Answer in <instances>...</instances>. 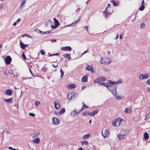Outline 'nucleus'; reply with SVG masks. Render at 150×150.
<instances>
[{"label": "nucleus", "instance_id": "1", "mask_svg": "<svg viewBox=\"0 0 150 150\" xmlns=\"http://www.w3.org/2000/svg\"><path fill=\"white\" fill-rule=\"evenodd\" d=\"M128 135V133L127 131L125 130H122L118 135V137L120 140H122L125 138Z\"/></svg>", "mask_w": 150, "mask_h": 150}, {"label": "nucleus", "instance_id": "2", "mask_svg": "<svg viewBox=\"0 0 150 150\" xmlns=\"http://www.w3.org/2000/svg\"><path fill=\"white\" fill-rule=\"evenodd\" d=\"M122 119L120 117L114 120L112 122V124L113 126H118L122 123Z\"/></svg>", "mask_w": 150, "mask_h": 150}, {"label": "nucleus", "instance_id": "3", "mask_svg": "<svg viewBox=\"0 0 150 150\" xmlns=\"http://www.w3.org/2000/svg\"><path fill=\"white\" fill-rule=\"evenodd\" d=\"M111 59L109 57H101L100 62L103 64H109L111 62Z\"/></svg>", "mask_w": 150, "mask_h": 150}, {"label": "nucleus", "instance_id": "4", "mask_svg": "<svg viewBox=\"0 0 150 150\" xmlns=\"http://www.w3.org/2000/svg\"><path fill=\"white\" fill-rule=\"evenodd\" d=\"M109 90L112 94H115L116 92V87L111 86L109 85H108L106 87Z\"/></svg>", "mask_w": 150, "mask_h": 150}, {"label": "nucleus", "instance_id": "5", "mask_svg": "<svg viewBox=\"0 0 150 150\" xmlns=\"http://www.w3.org/2000/svg\"><path fill=\"white\" fill-rule=\"evenodd\" d=\"M149 77V75L147 74H140L139 77V79L141 80L148 79Z\"/></svg>", "mask_w": 150, "mask_h": 150}, {"label": "nucleus", "instance_id": "6", "mask_svg": "<svg viewBox=\"0 0 150 150\" xmlns=\"http://www.w3.org/2000/svg\"><path fill=\"white\" fill-rule=\"evenodd\" d=\"M11 60V58L9 56H7L5 59V63L7 64H10Z\"/></svg>", "mask_w": 150, "mask_h": 150}, {"label": "nucleus", "instance_id": "7", "mask_svg": "<svg viewBox=\"0 0 150 150\" xmlns=\"http://www.w3.org/2000/svg\"><path fill=\"white\" fill-rule=\"evenodd\" d=\"M101 134L103 137L104 138H105L108 136L109 134V130L108 129L105 130V131L104 133H103V131L102 130L101 132Z\"/></svg>", "mask_w": 150, "mask_h": 150}, {"label": "nucleus", "instance_id": "8", "mask_svg": "<svg viewBox=\"0 0 150 150\" xmlns=\"http://www.w3.org/2000/svg\"><path fill=\"white\" fill-rule=\"evenodd\" d=\"M81 18V17H80L79 19L77 20L76 21H75V22L73 23H72L70 24L69 25H67L65 26V27H67L69 26H71V27H74L75 25H76L77 24V22L79 21L80 20Z\"/></svg>", "mask_w": 150, "mask_h": 150}, {"label": "nucleus", "instance_id": "9", "mask_svg": "<svg viewBox=\"0 0 150 150\" xmlns=\"http://www.w3.org/2000/svg\"><path fill=\"white\" fill-rule=\"evenodd\" d=\"M61 50L62 51H69L71 50L72 49L70 46H67L65 47H62L61 48Z\"/></svg>", "mask_w": 150, "mask_h": 150}, {"label": "nucleus", "instance_id": "10", "mask_svg": "<svg viewBox=\"0 0 150 150\" xmlns=\"http://www.w3.org/2000/svg\"><path fill=\"white\" fill-rule=\"evenodd\" d=\"M52 120L53 124L55 125H57L59 123V120L56 117H53Z\"/></svg>", "mask_w": 150, "mask_h": 150}, {"label": "nucleus", "instance_id": "11", "mask_svg": "<svg viewBox=\"0 0 150 150\" xmlns=\"http://www.w3.org/2000/svg\"><path fill=\"white\" fill-rule=\"evenodd\" d=\"M5 93L8 96H11L12 94V91L10 89H8L5 91Z\"/></svg>", "mask_w": 150, "mask_h": 150}, {"label": "nucleus", "instance_id": "12", "mask_svg": "<svg viewBox=\"0 0 150 150\" xmlns=\"http://www.w3.org/2000/svg\"><path fill=\"white\" fill-rule=\"evenodd\" d=\"M71 94H72V96L73 99H74L76 98H77L79 96V93L76 92H71Z\"/></svg>", "mask_w": 150, "mask_h": 150}, {"label": "nucleus", "instance_id": "13", "mask_svg": "<svg viewBox=\"0 0 150 150\" xmlns=\"http://www.w3.org/2000/svg\"><path fill=\"white\" fill-rule=\"evenodd\" d=\"M88 75H86L84 76L82 78L81 81L83 82H86L87 81V78Z\"/></svg>", "mask_w": 150, "mask_h": 150}, {"label": "nucleus", "instance_id": "14", "mask_svg": "<svg viewBox=\"0 0 150 150\" xmlns=\"http://www.w3.org/2000/svg\"><path fill=\"white\" fill-rule=\"evenodd\" d=\"M33 142L35 143L38 144L40 142V139L38 137L35 138L33 140Z\"/></svg>", "mask_w": 150, "mask_h": 150}, {"label": "nucleus", "instance_id": "15", "mask_svg": "<svg viewBox=\"0 0 150 150\" xmlns=\"http://www.w3.org/2000/svg\"><path fill=\"white\" fill-rule=\"evenodd\" d=\"M67 87L70 89H71L75 88L76 87V85L75 84H70L68 85V87L67 86Z\"/></svg>", "mask_w": 150, "mask_h": 150}, {"label": "nucleus", "instance_id": "16", "mask_svg": "<svg viewBox=\"0 0 150 150\" xmlns=\"http://www.w3.org/2000/svg\"><path fill=\"white\" fill-rule=\"evenodd\" d=\"M53 20H54L55 25L57 27L59 26V21L55 18H53Z\"/></svg>", "mask_w": 150, "mask_h": 150}, {"label": "nucleus", "instance_id": "17", "mask_svg": "<svg viewBox=\"0 0 150 150\" xmlns=\"http://www.w3.org/2000/svg\"><path fill=\"white\" fill-rule=\"evenodd\" d=\"M107 83L108 84H110L111 86H114L116 85V82H114L110 80H108L107 81Z\"/></svg>", "mask_w": 150, "mask_h": 150}, {"label": "nucleus", "instance_id": "18", "mask_svg": "<svg viewBox=\"0 0 150 150\" xmlns=\"http://www.w3.org/2000/svg\"><path fill=\"white\" fill-rule=\"evenodd\" d=\"M20 45L21 47L23 50L25 49V44H24L21 40H20Z\"/></svg>", "mask_w": 150, "mask_h": 150}, {"label": "nucleus", "instance_id": "19", "mask_svg": "<svg viewBox=\"0 0 150 150\" xmlns=\"http://www.w3.org/2000/svg\"><path fill=\"white\" fill-rule=\"evenodd\" d=\"M99 111L98 110H96L94 111H93L92 112H91L90 113V115L93 116H94L95 115L97 114L98 112Z\"/></svg>", "mask_w": 150, "mask_h": 150}, {"label": "nucleus", "instance_id": "20", "mask_svg": "<svg viewBox=\"0 0 150 150\" xmlns=\"http://www.w3.org/2000/svg\"><path fill=\"white\" fill-rule=\"evenodd\" d=\"M78 113V112L76 111V110L72 111L71 113V115L74 116H75Z\"/></svg>", "mask_w": 150, "mask_h": 150}, {"label": "nucleus", "instance_id": "21", "mask_svg": "<svg viewBox=\"0 0 150 150\" xmlns=\"http://www.w3.org/2000/svg\"><path fill=\"white\" fill-rule=\"evenodd\" d=\"M113 94V95H115V97L117 100L121 99L122 98V96L118 95V94H116V92L115 93V94Z\"/></svg>", "mask_w": 150, "mask_h": 150}, {"label": "nucleus", "instance_id": "22", "mask_svg": "<svg viewBox=\"0 0 150 150\" xmlns=\"http://www.w3.org/2000/svg\"><path fill=\"white\" fill-rule=\"evenodd\" d=\"M55 107L56 109H58L60 107V105L59 104L57 103L56 102H54V103Z\"/></svg>", "mask_w": 150, "mask_h": 150}, {"label": "nucleus", "instance_id": "23", "mask_svg": "<svg viewBox=\"0 0 150 150\" xmlns=\"http://www.w3.org/2000/svg\"><path fill=\"white\" fill-rule=\"evenodd\" d=\"M37 30L39 31V32L40 34H42V35H44L45 34H47V33H50V31H47L46 32H43L41 31H40L38 29H37Z\"/></svg>", "mask_w": 150, "mask_h": 150}, {"label": "nucleus", "instance_id": "24", "mask_svg": "<svg viewBox=\"0 0 150 150\" xmlns=\"http://www.w3.org/2000/svg\"><path fill=\"white\" fill-rule=\"evenodd\" d=\"M144 137L145 140H147L149 137V135L148 133L146 132L144 134Z\"/></svg>", "mask_w": 150, "mask_h": 150}, {"label": "nucleus", "instance_id": "25", "mask_svg": "<svg viewBox=\"0 0 150 150\" xmlns=\"http://www.w3.org/2000/svg\"><path fill=\"white\" fill-rule=\"evenodd\" d=\"M4 100L7 103H10L12 101V98L8 99H4Z\"/></svg>", "mask_w": 150, "mask_h": 150}, {"label": "nucleus", "instance_id": "26", "mask_svg": "<svg viewBox=\"0 0 150 150\" xmlns=\"http://www.w3.org/2000/svg\"><path fill=\"white\" fill-rule=\"evenodd\" d=\"M123 82V81L122 79H119L116 82V85L121 84Z\"/></svg>", "mask_w": 150, "mask_h": 150}, {"label": "nucleus", "instance_id": "27", "mask_svg": "<svg viewBox=\"0 0 150 150\" xmlns=\"http://www.w3.org/2000/svg\"><path fill=\"white\" fill-rule=\"evenodd\" d=\"M68 99L69 100H70L72 99H73L72 96V94H71V93H69L68 95Z\"/></svg>", "mask_w": 150, "mask_h": 150}, {"label": "nucleus", "instance_id": "28", "mask_svg": "<svg viewBox=\"0 0 150 150\" xmlns=\"http://www.w3.org/2000/svg\"><path fill=\"white\" fill-rule=\"evenodd\" d=\"M90 135V133L87 134L85 135H84L83 138L84 139H87L88 137H89Z\"/></svg>", "mask_w": 150, "mask_h": 150}, {"label": "nucleus", "instance_id": "29", "mask_svg": "<svg viewBox=\"0 0 150 150\" xmlns=\"http://www.w3.org/2000/svg\"><path fill=\"white\" fill-rule=\"evenodd\" d=\"M81 143L82 145H87L88 144V142L86 141H81Z\"/></svg>", "mask_w": 150, "mask_h": 150}, {"label": "nucleus", "instance_id": "30", "mask_svg": "<svg viewBox=\"0 0 150 150\" xmlns=\"http://www.w3.org/2000/svg\"><path fill=\"white\" fill-rule=\"evenodd\" d=\"M99 78L100 81H105L106 80V79L104 77L101 76Z\"/></svg>", "mask_w": 150, "mask_h": 150}, {"label": "nucleus", "instance_id": "31", "mask_svg": "<svg viewBox=\"0 0 150 150\" xmlns=\"http://www.w3.org/2000/svg\"><path fill=\"white\" fill-rule=\"evenodd\" d=\"M145 8V6L144 5H141V6L139 8V10L141 11H143Z\"/></svg>", "mask_w": 150, "mask_h": 150}, {"label": "nucleus", "instance_id": "32", "mask_svg": "<svg viewBox=\"0 0 150 150\" xmlns=\"http://www.w3.org/2000/svg\"><path fill=\"white\" fill-rule=\"evenodd\" d=\"M100 81L99 78H97L94 80V82L95 83H99V82Z\"/></svg>", "mask_w": 150, "mask_h": 150}, {"label": "nucleus", "instance_id": "33", "mask_svg": "<svg viewBox=\"0 0 150 150\" xmlns=\"http://www.w3.org/2000/svg\"><path fill=\"white\" fill-rule=\"evenodd\" d=\"M99 84H100V85H104V86H105L106 87H107V86L108 85V83H104V82H99Z\"/></svg>", "mask_w": 150, "mask_h": 150}, {"label": "nucleus", "instance_id": "34", "mask_svg": "<svg viewBox=\"0 0 150 150\" xmlns=\"http://www.w3.org/2000/svg\"><path fill=\"white\" fill-rule=\"evenodd\" d=\"M90 112H89L88 111H86L85 112L83 113V115L85 116L87 115H90Z\"/></svg>", "mask_w": 150, "mask_h": 150}, {"label": "nucleus", "instance_id": "35", "mask_svg": "<svg viewBox=\"0 0 150 150\" xmlns=\"http://www.w3.org/2000/svg\"><path fill=\"white\" fill-rule=\"evenodd\" d=\"M35 105L36 106H38L40 105V103L39 101H36L35 102Z\"/></svg>", "mask_w": 150, "mask_h": 150}, {"label": "nucleus", "instance_id": "36", "mask_svg": "<svg viewBox=\"0 0 150 150\" xmlns=\"http://www.w3.org/2000/svg\"><path fill=\"white\" fill-rule=\"evenodd\" d=\"M65 109L64 108H63L59 112L60 113L61 115L62 113H64L65 112Z\"/></svg>", "mask_w": 150, "mask_h": 150}, {"label": "nucleus", "instance_id": "37", "mask_svg": "<svg viewBox=\"0 0 150 150\" xmlns=\"http://www.w3.org/2000/svg\"><path fill=\"white\" fill-rule=\"evenodd\" d=\"M150 118V115H147L145 117V120H148Z\"/></svg>", "mask_w": 150, "mask_h": 150}, {"label": "nucleus", "instance_id": "38", "mask_svg": "<svg viewBox=\"0 0 150 150\" xmlns=\"http://www.w3.org/2000/svg\"><path fill=\"white\" fill-rule=\"evenodd\" d=\"M28 36V37L30 38H32V36H30L28 34H24L23 35H22V37H24V36Z\"/></svg>", "mask_w": 150, "mask_h": 150}, {"label": "nucleus", "instance_id": "39", "mask_svg": "<svg viewBox=\"0 0 150 150\" xmlns=\"http://www.w3.org/2000/svg\"><path fill=\"white\" fill-rule=\"evenodd\" d=\"M60 72L61 73V77L62 78V77L64 75V73L62 69H60Z\"/></svg>", "mask_w": 150, "mask_h": 150}, {"label": "nucleus", "instance_id": "40", "mask_svg": "<svg viewBox=\"0 0 150 150\" xmlns=\"http://www.w3.org/2000/svg\"><path fill=\"white\" fill-rule=\"evenodd\" d=\"M22 57L25 60H26L27 59L25 55L24 54V53H23L22 54Z\"/></svg>", "mask_w": 150, "mask_h": 150}, {"label": "nucleus", "instance_id": "41", "mask_svg": "<svg viewBox=\"0 0 150 150\" xmlns=\"http://www.w3.org/2000/svg\"><path fill=\"white\" fill-rule=\"evenodd\" d=\"M40 134L39 133H35L34 134V137H39L40 135Z\"/></svg>", "mask_w": 150, "mask_h": 150}, {"label": "nucleus", "instance_id": "42", "mask_svg": "<svg viewBox=\"0 0 150 150\" xmlns=\"http://www.w3.org/2000/svg\"><path fill=\"white\" fill-rule=\"evenodd\" d=\"M110 2L112 3L114 6H117V4L115 3L114 0H112Z\"/></svg>", "mask_w": 150, "mask_h": 150}, {"label": "nucleus", "instance_id": "43", "mask_svg": "<svg viewBox=\"0 0 150 150\" xmlns=\"http://www.w3.org/2000/svg\"><path fill=\"white\" fill-rule=\"evenodd\" d=\"M89 71H91L92 73H94V72L93 68V67L91 65V69H90V70Z\"/></svg>", "mask_w": 150, "mask_h": 150}, {"label": "nucleus", "instance_id": "44", "mask_svg": "<svg viewBox=\"0 0 150 150\" xmlns=\"http://www.w3.org/2000/svg\"><path fill=\"white\" fill-rule=\"evenodd\" d=\"M40 53L42 55H44L45 54V52L43 50H42L40 51Z\"/></svg>", "mask_w": 150, "mask_h": 150}, {"label": "nucleus", "instance_id": "45", "mask_svg": "<svg viewBox=\"0 0 150 150\" xmlns=\"http://www.w3.org/2000/svg\"><path fill=\"white\" fill-rule=\"evenodd\" d=\"M91 66H90L89 65H88L86 68V69L88 70H89L91 69Z\"/></svg>", "mask_w": 150, "mask_h": 150}, {"label": "nucleus", "instance_id": "46", "mask_svg": "<svg viewBox=\"0 0 150 150\" xmlns=\"http://www.w3.org/2000/svg\"><path fill=\"white\" fill-rule=\"evenodd\" d=\"M145 25L144 23H142L140 25V27L141 28H144L145 27Z\"/></svg>", "mask_w": 150, "mask_h": 150}, {"label": "nucleus", "instance_id": "47", "mask_svg": "<svg viewBox=\"0 0 150 150\" xmlns=\"http://www.w3.org/2000/svg\"><path fill=\"white\" fill-rule=\"evenodd\" d=\"M70 54H65L64 55V57L65 58H66L67 57L69 56H70Z\"/></svg>", "mask_w": 150, "mask_h": 150}, {"label": "nucleus", "instance_id": "48", "mask_svg": "<svg viewBox=\"0 0 150 150\" xmlns=\"http://www.w3.org/2000/svg\"><path fill=\"white\" fill-rule=\"evenodd\" d=\"M129 109L128 108H126L125 110V113H129Z\"/></svg>", "mask_w": 150, "mask_h": 150}, {"label": "nucleus", "instance_id": "49", "mask_svg": "<svg viewBox=\"0 0 150 150\" xmlns=\"http://www.w3.org/2000/svg\"><path fill=\"white\" fill-rule=\"evenodd\" d=\"M103 13L105 15L106 18V17L108 15L109 13L108 12L106 11V10L103 11Z\"/></svg>", "mask_w": 150, "mask_h": 150}, {"label": "nucleus", "instance_id": "50", "mask_svg": "<svg viewBox=\"0 0 150 150\" xmlns=\"http://www.w3.org/2000/svg\"><path fill=\"white\" fill-rule=\"evenodd\" d=\"M57 27V26L55 25H51V27L52 29H55Z\"/></svg>", "mask_w": 150, "mask_h": 150}, {"label": "nucleus", "instance_id": "51", "mask_svg": "<svg viewBox=\"0 0 150 150\" xmlns=\"http://www.w3.org/2000/svg\"><path fill=\"white\" fill-rule=\"evenodd\" d=\"M29 115L30 116H33V117H34L35 116V115L33 113L30 112L29 113Z\"/></svg>", "mask_w": 150, "mask_h": 150}, {"label": "nucleus", "instance_id": "52", "mask_svg": "<svg viewBox=\"0 0 150 150\" xmlns=\"http://www.w3.org/2000/svg\"><path fill=\"white\" fill-rule=\"evenodd\" d=\"M26 0H23V1L21 3V5H23L24 6Z\"/></svg>", "mask_w": 150, "mask_h": 150}, {"label": "nucleus", "instance_id": "53", "mask_svg": "<svg viewBox=\"0 0 150 150\" xmlns=\"http://www.w3.org/2000/svg\"><path fill=\"white\" fill-rule=\"evenodd\" d=\"M47 69V68L44 67L42 68V70L43 71H46Z\"/></svg>", "mask_w": 150, "mask_h": 150}, {"label": "nucleus", "instance_id": "54", "mask_svg": "<svg viewBox=\"0 0 150 150\" xmlns=\"http://www.w3.org/2000/svg\"><path fill=\"white\" fill-rule=\"evenodd\" d=\"M50 41L52 42H56V39H50Z\"/></svg>", "mask_w": 150, "mask_h": 150}, {"label": "nucleus", "instance_id": "55", "mask_svg": "<svg viewBox=\"0 0 150 150\" xmlns=\"http://www.w3.org/2000/svg\"><path fill=\"white\" fill-rule=\"evenodd\" d=\"M82 108H83V109H84L88 108V107L86 105L84 104H83Z\"/></svg>", "mask_w": 150, "mask_h": 150}, {"label": "nucleus", "instance_id": "56", "mask_svg": "<svg viewBox=\"0 0 150 150\" xmlns=\"http://www.w3.org/2000/svg\"><path fill=\"white\" fill-rule=\"evenodd\" d=\"M54 113L58 115H61V114L60 113V112H54Z\"/></svg>", "mask_w": 150, "mask_h": 150}, {"label": "nucleus", "instance_id": "57", "mask_svg": "<svg viewBox=\"0 0 150 150\" xmlns=\"http://www.w3.org/2000/svg\"><path fill=\"white\" fill-rule=\"evenodd\" d=\"M146 82L147 84L150 85V79L148 80Z\"/></svg>", "mask_w": 150, "mask_h": 150}, {"label": "nucleus", "instance_id": "58", "mask_svg": "<svg viewBox=\"0 0 150 150\" xmlns=\"http://www.w3.org/2000/svg\"><path fill=\"white\" fill-rule=\"evenodd\" d=\"M83 28L86 30L87 31H88V27L87 26H84Z\"/></svg>", "mask_w": 150, "mask_h": 150}, {"label": "nucleus", "instance_id": "59", "mask_svg": "<svg viewBox=\"0 0 150 150\" xmlns=\"http://www.w3.org/2000/svg\"><path fill=\"white\" fill-rule=\"evenodd\" d=\"M21 20V19L20 18H19L18 19V20L16 21V22H17V23H18Z\"/></svg>", "mask_w": 150, "mask_h": 150}, {"label": "nucleus", "instance_id": "60", "mask_svg": "<svg viewBox=\"0 0 150 150\" xmlns=\"http://www.w3.org/2000/svg\"><path fill=\"white\" fill-rule=\"evenodd\" d=\"M58 65V64H57L56 65H54L53 64H52V66L54 68L56 67Z\"/></svg>", "mask_w": 150, "mask_h": 150}, {"label": "nucleus", "instance_id": "61", "mask_svg": "<svg viewBox=\"0 0 150 150\" xmlns=\"http://www.w3.org/2000/svg\"><path fill=\"white\" fill-rule=\"evenodd\" d=\"M23 5H21H21H20V6L19 7V9L20 10H21L23 8Z\"/></svg>", "mask_w": 150, "mask_h": 150}, {"label": "nucleus", "instance_id": "62", "mask_svg": "<svg viewBox=\"0 0 150 150\" xmlns=\"http://www.w3.org/2000/svg\"><path fill=\"white\" fill-rule=\"evenodd\" d=\"M3 6V5L2 4H0V9L2 8Z\"/></svg>", "mask_w": 150, "mask_h": 150}, {"label": "nucleus", "instance_id": "63", "mask_svg": "<svg viewBox=\"0 0 150 150\" xmlns=\"http://www.w3.org/2000/svg\"><path fill=\"white\" fill-rule=\"evenodd\" d=\"M146 90L148 91H150V88H146Z\"/></svg>", "mask_w": 150, "mask_h": 150}, {"label": "nucleus", "instance_id": "64", "mask_svg": "<svg viewBox=\"0 0 150 150\" xmlns=\"http://www.w3.org/2000/svg\"><path fill=\"white\" fill-rule=\"evenodd\" d=\"M78 150H84L81 147H80L78 149Z\"/></svg>", "mask_w": 150, "mask_h": 150}]
</instances>
